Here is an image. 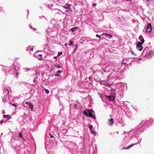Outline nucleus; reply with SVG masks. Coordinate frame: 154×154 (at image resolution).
Returning a JSON list of instances; mask_svg holds the SVG:
<instances>
[{"label": "nucleus", "instance_id": "obj_1", "mask_svg": "<svg viewBox=\"0 0 154 154\" xmlns=\"http://www.w3.org/2000/svg\"><path fill=\"white\" fill-rule=\"evenodd\" d=\"M83 113L87 117H93L94 119L95 118L94 112L91 109H88L84 111Z\"/></svg>", "mask_w": 154, "mask_h": 154}, {"label": "nucleus", "instance_id": "obj_2", "mask_svg": "<svg viewBox=\"0 0 154 154\" xmlns=\"http://www.w3.org/2000/svg\"><path fill=\"white\" fill-rule=\"evenodd\" d=\"M142 45V43L139 42H138L137 45V48L140 51H141L143 48V47Z\"/></svg>", "mask_w": 154, "mask_h": 154}, {"label": "nucleus", "instance_id": "obj_3", "mask_svg": "<svg viewBox=\"0 0 154 154\" xmlns=\"http://www.w3.org/2000/svg\"><path fill=\"white\" fill-rule=\"evenodd\" d=\"M152 30V27L151 24L149 23L147 26L146 31L148 32H151Z\"/></svg>", "mask_w": 154, "mask_h": 154}, {"label": "nucleus", "instance_id": "obj_4", "mask_svg": "<svg viewBox=\"0 0 154 154\" xmlns=\"http://www.w3.org/2000/svg\"><path fill=\"white\" fill-rule=\"evenodd\" d=\"M108 124L110 126H112L114 123V121L113 118H111L108 119Z\"/></svg>", "mask_w": 154, "mask_h": 154}, {"label": "nucleus", "instance_id": "obj_5", "mask_svg": "<svg viewBox=\"0 0 154 154\" xmlns=\"http://www.w3.org/2000/svg\"><path fill=\"white\" fill-rule=\"evenodd\" d=\"M105 35V36L106 38H110L112 37V35L111 34H108L107 33H103L102 35Z\"/></svg>", "mask_w": 154, "mask_h": 154}, {"label": "nucleus", "instance_id": "obj_6", "mask_svg": "<svg viewBox=\"0 0 154 154\" xmlns=\"http://www.w3.org/2000/svg\"><path fill=\"white\" fill-rule=\"evenodd\" d=\"M70 5H68L67 4H66L65 5V6H63V7L64 8H67L70 11L71 10V9L70 8Z\"/></svg>", "mask_w": 154, "mask_h": 154}, {"label": "nucleus", "instance_id": "obj_7", "mask_svg": "<svg viewBox=\"0 0 154 154\" xmlns=\"http://www.w3.org/2000/svg\"><path fill=\"white\" fill-rule=\"evenodd\" d=\"M26 104L29 105L31 110L32 111L33 109V106L31 104V102H26L25 103Z\"/></svg>", "mask_w": 154, "mask_h": 154}, {"label": "nucleus", "instance_id": "obj_8", "mask_svg": "<svg viewBox=\"0 0 154 154\" xmlns=\"http://www.w3.org/2000/svg\"><path fill=\"white\" fill-rule=\"evenodd\" d=\"M109 100L111 101H114L115 100V97L113 96H111L110 97H109Z\"/></svg>", "mask_w": 154, "mask_h": 154}, {"label": "nucleus", "instance_id": "obj_9", "mask_svg": "<svg viewBox=\"0 0 154 154\" xmlns=\"http://www.w3.org/2000/svg\"><path fill=\"white\" fill-rule=\"evenodd\" d=\"M154 55V52L152 51H150L149 53V57H152Z\"/></svg>", "mask_w": 154, "mask_h": 154}, {"label": "nucleus", "instance_id": "obj_10", "mask_svg": "<svg viewBox=\"0 0 154 154\" xmlns=\"http://www.w3.org/2000/svg\"><path fill=\"white\" fill-rule=\"evenodd\" d=\"M3 117L5 118H7L8 119H11V116L10 115H4Z\"/></svg>", "mask_w": 154, "mask_h": 154}, {"label": "nucleus", "instance_id": "obj_11", "mask_svg": "<svg viewBox=\"0 0 154 154\" xmlns=\"http://www.w3.org/2000/svg\"><path fill=\"white\" fill-rule=\"evenodd\" d=\"M139 40L142 41L141 42H139V43H141L143 44L144 42V38L142 36H140L139 37Z\"/></svg>", "mask_w": 154, "mask_h": 154}, {"label": "nucleus", "instance_id": "obj_12", "mask_svg": "<svg viewBox=\"0 0 154 154\" xmlns=\"http://www.w3.org/2000/svg\"><path fill=\"white\" fill-rule=\"evenodd\" d=\"M134 145V144H131V145H130V146H128L126 148H123V149H128L129 148H131V147H132V146H133Z\"/></svg>", "mask_w": 154, "mask_h": 154}, {"label": "nucleus", "instance_id": "obj_13", "mask_svg": "<svg viewBox=\"0 0 154 154\" xmlns=\"http://www.w3.org/2000/svg\"><path fill=\"white\" fill-rule=\"evenodd\" d=\"M77 28V27H74V28H72L71 29V31L72 32H73V31H75V30H76V29Z\"/></svg>", "mask_w": 154, "mask_h": 154}, {"label": "nucleus", "instance_id": "obj_14", "mask_svg": "<svg viewBox=\"0 0 154 154\" xmlns=\"http://www.w3.org/2000/svg\"><path fill=\"white\" fill-rule=\"evenodd\" d=\"M45 92L47 94H48L49 93V91L47 89H45Z\"/></svg>", "mask_w": 154, "mask_h": 154}, {"label": "nucleus", "instance_id": "obj_15", "mask_svg": "<svg viewBox=\"0 0 154 154\" xmlns=\"http://www.w3.org/2000/svg\"><path fill=\"white\" fill-rule=\"evenodd\" d=\"M5 94H8V93H9V91H8V89H5Z\"/></svg>", "mask_w": 154, "mask_h": 154}, {"label": "nucleus", "instance_id": "obj_16", "mask_svg": "<svg viewBox=\"0 0 154 154\" xmlns=\"http://www.w3.org/2000/svg\"><path fill=\"white\" fill-rule=\"evenodd\" d=\"M42 59V55L41 54H39V60H41Z\"/></svg>", "mask_w": 154, "mask_h": 154}, {"label": "nucleus", "instance_id": "obj_17", "mask_svg": "<svg viewBox=\"0 0 154 154\" xmlns=\"http://www.w3.org/2000/svg\"><path fill=\"white\" fill-rule=\"evenodd\" d=\"M62 54V52H58V53L57 54V56H60V55Z\"/></svg>", "mask_w": 154, "mask_h": 154}, {"label": "nucleus", "instance_id": "obj_18", "mask_svg": "<svg viewBox=\"0 0 154 154\" xmlns=\"http://www.w3.org/2000/svg\"><path fill=\"white\" fill-rule=\"evenodd\" d=\"M69 44L70 45H73V44L72 43V41H70L69 42Z\"/></svg>", "mask_w": 154, "mask_h": 154}, {"label": "nucleus", "instance_id": "obj_19", "mask_svg": "<svg viewBox=\"0 0 154 154\" xmlns=\"http://www.w3.org/2000/svg\"><path fill=\"white\" fill-rule=\"evenodd\" d=\"M91 130V133L92 134H96V133H95V131H93V130Z\"/></svg>", "mask_w": 154, "mask_h": 154}, {"label": "nucleus", "instance_id": "obj_20", "mask_svg": "<svg viewBox=\"0 0 154 154\" xmlns=\"http://www.w3.org/2000/svg\"><path fill=\"white\" fill-rule=\"evenodd\" d=\"M73 107L74 108H78L77 106V105L76 104H75L74 106Z\"/></svg>", "mask_w": 154, "mask_h": 154}, {"label": "nucleus", "instance_id": "obj_21", "mask_svg": "<svg viewBox=\"0 0 154 154\" xmlns=\"http://www.w3.org/2000/svg\"><path fill=\"white\" fill-rule=\"evenodd\" d=\"M19 136L20 137V138L22 137V134L21 133H19Z\"/></svg>", "mask_w": 154, "mask_h": 154}, {"label": "nucleus", "instance_id": "obj_22", "mask_svg": "<svg viewBox=\"0 0 154 154\" xmlns=\"http://www.w3.org/2000/svg\"><path fill=\"white\" fill-rule=\"evenodd\" d=\"M77 47H78V44H76V46H75V49L74 51H75L77 49Z\"/></svg>", "mask_w": 154, "mask_h": 154}, {"label": "nucleus", "instance_id": "obj_23", "mask_svg": "<svg viewBox=\"0 0 154 154\" xmlns=\"http://www.w3.org/2000/svg\"><path fill=\"white\" fill-rule=\"evenodd\" d=\"M89 128L91 130H92V128H93V126L91 125H90Z\"/></svg>", "mask_w": 154, "mask_h": 154}, {"label": "nucleus", "instance_id": "obj_24", "mask_svg": "<svg viewBox=\"0 0 154 154\" xmlns=\"http://www.w3.org/2000/svg\"><path fill=\"white\" fill-rule=\"evenodd\" d=\"M55 66L56 67H58L59 68H60V67L59 64H57V65Z\"/></svg>", "mask_w": 154, "mask_h": 154}, {"label": "nucleus", "instance_id": "obj_25", "mask_svg": "<svg viewBox=\"0 0 154 154\" xmlns=\"http://www.w3.org/2000/svg\"><path fill=\"white\" fill-rule=\"evenodd\" d=\"M61 72H62V71H60V70H58L57 72V73H61Z\"/></svg>", "mask_w": 154, "mask_h": 154}, {"label": "nucleus", "instance_id": "obj_26", "mask_svg": "<svg viewBox=\"0 0 154 154\" xmlns=\"http://www.w3.org/2000/svg\"><path fill=\"white\" fill-rule=\"evenodd\" d=\"M13 106H15V109H16V106L15 105V104H11Z\"/></svg>", "mask_w": 154, "mask_h": 154}, {"label": "nucleus", "instance_id": "obj_27", "mask_svg": "<svg viewBox=\"0 0 154 154\" xmlns=\"http://www.w3.org/2000/svg\"><path fill=\"white\" fill-rule=\"evenodd\" d=\"M96 36L97 37H99V38H100L101 36H99V35L98 34H96Z\"/></svg>", "mask_w": 154, "mask_h": 154}, {"label": "nucleus", "instance_id": "obj_28", "mask_svg": "<svg viewBox=\"0 0 154 154\" xmlns=\"http://www.w3.org/2000/svg\"><path fill=\"white\" fill-rule=\"evenodd\" d=\"M55 76H60V74H56L55 75Z\"/></svg>", "mask_w": 154, "mask_h": 154}, {"label": "nucleus", "instance_id": "obj_29", "mask_svg": "<svg viewBox=\"0 0 154 154\" xmlns=\"http://www.w3.org/2000/svg\"><path fill=\"white\" fill-rule=\"evenodd\" d=\"M58 56H57H57H55V57H54V59H56V58H57Z\"/></svg>", "mask_w": 154, "mask_h": 154}, {"label": "nucleus", "instance_id": "obj_30", "mask_svg": "<svg viewBox=\"0 0 154 154\" xmlns=\"http://www.w3.org/2000/svg\"><path fill=\"white\" fill-rule=\"evenodd\" d=\"M111 95H109V96H107V97L108 98V99H109V97H110Z\"/></svg>", "mask_w": 154, "mask_h": 154}, {"label": "nucleus", "instance_id": "obj_31", "mask_svg": "<svg viewBox=\"0 0 154 154\" xmlns=\"http://www.w3.org/2000/svg\"><path fill=\"white\" fill-rule=\"evenodd\" d=\"M33 47H34L33 46V48H32L30 50H32V51H33Z\"/></svg>", "mask_w": 154, "mask_h": 154}, {"label": "nucleus", "instance_id": "obj_32", "mask_svg": "<svg viewBox=\"0 0 154 154\" xmlns=\"http://www.w3.org/2000/svg\"><path fill=\"white\" fill-rule=\"evenodd\" d=\"M3 122V121H1V124H2Z\"/></svg>", "mask_w": 154, "mask_h": 154}, {"label": "nucleus", "instance_id": "obj_33", "mask_svg": "<svg viewBox=\"0 0 154 154\" xmlns=\"http://www.w3.org/2000/svg\"><path fill=\"white\" fill-rule=\"evenodd\" d=\"M93 6H96V5L95 4H93Z\"/></svg>", "mask_w": 154, "mask_h": 154}, {"label": "nucleus", "instance_id": "obj_34", "mask_svg": "<svg viewBox=\"0 0 154 154\" xmlns=\"http://www.w3.org/2000/svg\"><path fill=\"white\" fill-rule=\"evenodd\" d=\"M50 136H51V137H54L53 136H52V135H50Z\"/></svg>", "mask_w": 154, "mask_h": 154}, {"label": "nucleus", "instance_id": "obj_35", "mask_svg": "<svg viewBox=\"0 0 154 154\" xmlns=\"http://www.w3.org/2000/svg\"><path fill=\"white\" fill-rule=\"evenodd\" d=\"M140 60H141V59L140 58H139V59L138 61Z\"/></svg>", "mask_w": 154, "mask_h": 154}, {"label": "nucleus", "instance_id": "obj_36", "mask_svg": "<svg viewBox=\"0 0 154 154\" xmlns=\"http://www.w3.org/2000/svg\"><path fill=\"white\" fill-rule=\"evenodd\" d=\"M131 53H132V54H133V51H131Z\"/></svg>", "mask_w": 154, "mask_h": 154}, {"label": "nucleus", "instance_id": "obj_37", "mask_svg": "<svg viewBox=\"0 0 154 154\" xmlns=\"http://www.w3.org/2000/svg\"><path fill=\"white\" fill-rule=\"evenodd\" d=\"M65 45H66V43L65 44Z\"/></svg>", "mask_w": 154, "mask_h": 154}]
</instances>
